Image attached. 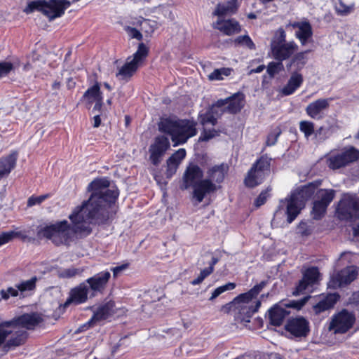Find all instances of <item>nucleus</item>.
I'll return each instance as SVG.
<instances>
[{"label":"nucleus","mask_w":359,"mask_h":359,"mask_svg":"<svg viewBox=\"0 0 359 359\" xmlns=\"http://www.w3.org/2000/svg\"><path fill=\"white\" fill-rule=\"evenodd\" d=\"M110 181L107 177H97L87 187V191L91 192L88 200L81 203L87 205L88 217L95 218L100 216L103 222L111 216L115 217L118 207L116 203L119 196V190L108 189Z\"/></svg>","instance_id":"obj_1"},{"label":"nucleus","mask_w":359,"mask_h":359,"mask_svg":"<svg viewBox=\"0 0 359 359\" xmlns=\"http://www.w3.org/2000/svg\"><path fill=\"white\" fill-rule=\"evenodd\" d=\"M197 122L193 118H163L158 123L160 132L170 137L173 147L186 144L198 133Z\"/></svg>","instance_id":"obj_2"},{"label":"nucleus","mask_w":359,"mask_h":359,"mask_svg":"<svg viewBox=\"0 0 359 359\" xmlns=\"http://www.w3.org/2000/svg\"><path fill=\"white\" fill-rule=\"evenodd\" d=\"M88 208L87 205L81 203L75 207L72 212L69 215V219L72 224L73 240H74V236L78 238H84L90 236L93 232V229L90 224L98 226L109 224L115 217L111 216L105 222L100 219V216L95 218H89L88 217Z\"/></svg>","instance_id":"obj_3"},{"label":"nucleus","mask_w":359,"mask_h":359,"mask_svg":"<svg viewBox=\"0 0 359 359\" xmlns=\"http://www.w3.org/2000/svg\"><path fill=\"white\" fill-rule=\"evenodd\" d=\"M37 237L46 238L57 247L69 246L74 241L72 231V224L66 219L57 221L54 224H47L37 228Z\"/></svg>","instance_id":"obj_4"},{"label":"nucleus","mask_w":359,"mask_h":359,"mask_svg":"<svg viewBox=\"0 0 359 359\" xmlns=\"http://www.w3.org/2000/svg\"><path fill=\"white\" fill-rule=\"evenodd\" d=\"M71 3L67 0L33 1L24 9L26 13L36 10L47 16L50 20L62 16Z\"/></svg>","instance_id":"obj_5"},{"label":"nucleus","mask_w":359,"mask_h":359,"mask_svg":"<svg viewBox=\"0 0 359 359\" xmlns=\"http://www.w3.org/2000/svg\"><path fill=\"white\" fill-rule=\"evenodd\" d=\"M271 158L265 154L258 158L252 165L244 179V184L248 188H255L263 183L271 170Z\"/></svg>","instance_id":"obj_6"},{"label":"nucleus","mask_w":359,"mask_h":359,"mask_svg":"<svg viewBox=\"0 0 359 359\" xmlns=\"http://www.w3.org/2000/svg\"><path fill=\"white\" fill-rule=\"evenodd\" d=\"M149 53V46H138L137 51L126 59V63L119 69L116 76L126 81H129L138 69L142 67L146 61Z\"/></svg>","instance_id":"obj_7"},{"label":"nucleus","mask_w":359,"mask_h":359,"mask_svg":"<svg viewBox=\"0 0 359 359\" xmlns=\"http://www.w3.org/2000/svg\"><path fill=\"white\" fill-rule=\"evenodd\" d=\"M336 212L341 220L355 221L359 219V198L344 194L340 199Z\"/></svg>","instance_id":"obj_8"},{"label":"nucleus","mask_w":359,"mask_h":359,"mask_svg":"<svg viewBox=\"0 0 359 359\" xmlns=\"http://www.w3.org/2000/svg\"><path fill=\"white\" fill-rule=\"evenodd\" d=\"M355 321V316L344 309L332 317L329 330H333L334 333L344 334L353 327Z\"/></svg>","instance_id":"obj_9"},{"label":"nucleus","mask_w":359,"mask_h":359,"mask_svg":"<svg viewBox=\"0 0 359 359\" xmlns=\"http://www.w3.org/2000/svg\"><path fill=\"white\" fill-rule=\"evenodd\" d=\"M170 148L168 137L164 135H158L149 146V161L154 166H158L166 151Z\"/></svg>","instance_id":"obj_10"},{"label":"nucleus","mask_w":359,"mask_h":359,"mask_svg":"<svg viewBox=\"0 0 359 359\" xmlns=\"http://www.w3.org/2000/svg\"><path fill=\"white\" fill-rule=\"evenodd\" d=\"M285 330L294 338L306 337L311 331L309 321L302 316L287 319Z\"/></svg>","instance_id":"obj_11"},{"label":"nucleus","mask_w":359,"mask_h":359,"mask_svg":"<svg viewBox=\"0 0 359 359\" xmlns=\"http://www.w3.org/2000/svg\"><path fill=\"white\" fill-rule=\"evenodd\" d=\"M110 278L109 271H102L83 281L86 283L87 288L90 292V299L103 294Z\"/></svg>","instance_id":"obj_12"},{"label":"nucleus","mask_w":359,"mask_h":359,"mask_svg":"<svg viewBox=\"0 0 359 359\" xmlns=\"http://www.w3.org/2000/svg\"><path fill=\"white\" fill-rule=\"evenodd\" d=\"M43 318L37 312L25 313L15 316L12 320L5 321L6 327H19L28 330H34L43 322Z\"/></svg>","instance_id":"obj_13"},{"label":"nucleus","mask_w":359,"mask_h":359,"mask_svg":"<svg viewBox=\"0 0 359 359\" xmlns=\"http://www.w3.org/2000/svg\"><path fill=\"white\" fill-rule=\"evenodd\" d=\"M217 105L221 111L228 112L231 114L239 113L245 106V95L241 92L233 93L232 95L217 100Z\"/></svg>","instance_id":"obj_14"},{"label":"nucleus","mask_w":359,"mask_h":359,"mask_svg":"<svg viewBox=\"0 0 359 359\" xmlns=\"http://www.w3.org/2000/svg\"><path fill=\"white\" fill-rule=\"evenodd\" d=\"M203 170L195 163H189L183 174L182 189L194 188L203 179Z\"/></svg>","instance_id":"obj_15"},{"label":"nucleus","mask_w":359,"mask_h":359,"mask_svg":"<svg viewBox=\"0 0 359 359\" xmlns=\"http://www.w3.org/2000/svg\"><path fill=\"white\" fill-rule=\"evenodd\" d=\"M88 298H90V292L87 288L86 283L82 282L70 290L69 296L62 306L67 308L70 304H82L86 303Z\"/></svg>","instance_id":"obj_16"},{"label":"nucleus","mask_w":359,"mask_h":359,"mask_svg":"<svg viewBox=\"0 0 359 359\" xmlns=\"http://www.w3.org/2000/svg\"><path fill=\"white\" fill-rule=\"evenodd\" d=\"M224 114V111H221L219 107L217 105V101L210 105L206 110L200 111L198 114V121L202 126L210 124L213 126L218 123V119Z\"/></svg>","instance_id":"obj_17"},{"label":"nucleus","mask_w":359,"mask_h":359,"mask_svg":"<svg viewBox=\"0 0 359 359\" xmlns=\"http://www.w3.org/2000/svg\"><path fill=\"white\" fill-rule=\"evenodd\" d=\"M287 202L286 211L287 221L288 223H292L301 210L305 207V205L294 198L292 195H290L289 198H285L284 200H280L276 213L278 212L281 209H283L284 203Z\"/></svg>","instance_id":"obj_18"},{"label":"nucleus","mask_w":359,"mask_h":359,"mask_svg":"<svg viewBox=\"0 0 359 359\" xmlns=\"http://www.w3.org/2000/svg\"><path fill=\"white\" fill-rule=\"evenodd\" d=\"M332 98H320L309 103L305 111L311 118L320 120L324 117V111L330 107V101Z\"/></svg>","instance_id":"obj_19"},{"label":"nucleus","mask_w":359,"mask_h":359,"mask_svg":"<svg viewBox=\"0 0 359 359\" xmlns=\"http://www.w3.org/2000/svg\"><path fill=\"white\" fill-rule=\"evenodd\" d=\"M220 188V185L212 183L210 180L202 179L193 188V196L198 203H201L207 194L215 193Z\"/></svg>","instance_id":"obj_20"},{"label":"nucleus","mask_w":359,"mask_h":359,"mask_svg":"<svg viewBox=\"0 0 359 359\" xmlns=\"http://www.w3.org/2000/svg\"><path fill=\"white\" fill-rule=\"evenodd\" d=\"M286 29L289 30L291 27L297 29L295 35L299 39L302 45L309 43L311 38L313 32L311 24L307 21L290 22L285 26Z\"/></svg>","instance_id":"obj_21"},{"label":"nucleus","mask_w":359,"mask_h":359,"mask_svg":"<svg viewBox=\"0 0 359 359\" xmlns=\"http://www.w3.org/2000/svg\"><path fill=\"white\" fill-rule=\"evenodd\" d=\"M339 299L340 295L337 292L322 294L320 301L313 306V311L316 315L329 311L334 307Z\"/></svg>","instance_id":"obj_22"},{"label":"nucleus","mask_w":359,"mask_h":359,"mask_svg":"<svg viewBox=\"0 0 359 359\" xmlns=\"http://www.w3.org/2000/svg\"><path fill=\"white\" fill-rule=\"evenodd\" d=\"M114 304L107 302L100 306L93 313L92 318L84 325L80 327L79 331H84L92 327L95 322L107 319L111 314Z\"/></svg>","instance_id":"obj_23"},{"label":"nucleus","mask_w":359,"mask_h":359,"mask_svg":"<svg viewBox=\"0 0 359 359\" xmlns=\"http://www.w3.org/2000/svg\"><path fill=\"white\" fill-rule=\"evenodd\" d=\"M358 276V271L356 266H350L339 271L332 278L334 284L339 287L347 285L355 280Z\"/></svg>","instance_id":"obj_24"},{"label":"nucleus","mask_w":359,"mask_h":359,"mask_svg":"<svg viewBox=\"0 0 359 359\" xmlns=\"http://www.w3.org/2000/svg\"><path fill=\"white\" fill-rule=\"evenodd\" d=\"M320 184V181L309 182L297 189L291 195L305 205L306 203L314 195L316 189Z\"/></svg>","instance_id":"obj_25"},{"label":"nucleus","mask_w":359,"mask_h":359,"mask_svg":"<svg viewBox=\"0 0 359 359\" xmlns=\"http://www.w3.org/2000/svg\"><path fill=\"white\" fill-rule=\"evenodd\" d=\"M18 157V152L13 150L8 155L0 158V181L15 168Z\"/></svg>","instance_id":"obj_26"},{"label":"nucleus","mask_w":359,"mask_h":359,"mask_svg":"<svg viewBox=\"0 0 359 359\" xmlns=\"http://www.w3.org/2000/svg\"><path fill=\"white\" fill-rule=\"evenodd\" d=\"M213 27L226 35L238 33L241 30L238 22L233 19L224 20L221 18L213 23Z\"/></svg>","instance_id":"obj_27"},{"label":"nucleus","mask_w":359,"mask_h":359,"mask_svg":"<svg viewBox=\"0 0 359 359\" xmlns=\"http://www.w3.org/2000/svg\"><path fill=\"white\" fill-rule=\"evenodd\" d=\"M228 169L227 165L224 163L215 165L207 170L206 179L210 180L212 183H215L217 185H219L224 182Z\"/></svg>","instance_id":"obj_28"},{"label":"nucleus","mask_w":359,"mask_h":359,"mask_svg":"<svg viewBox=\"0 0 359 359\" xmlns=\"http://www.w3.org/2000/svg\"><path fill=\"white\" fill-rule=\"evenodd\" d=\"M103 99L102 92L100 89V83L95 81L93 86H90L83 93L81 102H86L87 107L90 108L94 101Z\"/></svg>","instance_id":"obj_29"},{"label":"nucleus","mask_w":359,"mask_h":359,"mask_svg":"<svg viewBox=\"0 0 359 359\" xmlns=\"http://www.w3.org/2000/svg\"><path fill=\"white\" fill-rule=\"evenodd\" d=\"M267 282L265 280L261 281L259 284L255 285L250 290L246 292L241 293L236 297L232 303L241 304V303H249L253 299H255L260 292L266 285Z\"/></svg>","instance_id":"obj_30"},{"label":"nucleus","mask_w":359,"mask_h":359,"mask_svg":"<svg viewBox=\"0 0 359 359\" xmlns=\"http://www.w3.org/2000/svg\"><path fill=\"white\" fill-rule=\"evenodd\" d=\"M269 319L271 325L278 327L282 325L285 318L290 312L278 304H275L269 310Z\"/></svg>","instance_id":"obj_31"},{"label":"nucleus","mask_w":359,"mask_h":359,"mask_svg":"<svg viewBox=\"0 0 359 359\" xmlns=\"http://www.w3.org/2000/svg\"><path fill=\"white\" fill-rule=\"evenodd\" d=\"M303 76L297 72L292 73L287 84L282 88V94L288 96L293 94L303 83Z\"/></svg>","instance_id":"obj_32"},{"label":"nucleus","mask_w":359,"mask_h":359,"mask_svg":"<svg viewBox=\"0 0 359 359\" xmlns=\"http://www.w3.org/2000/svg\"><path fill=\"white\" fill-rule=\"evenodd\" d=\"M261 306V302L256 301L255 306H241L237 316L235 317L236 321L241 323H248L250 322L252 316L258 311Z\"/></svg>","instance_id":"obj_33"},{"label":"nucleus","mask_w":359,"mask_h":359,"mask_svg":"<svg viewBox=\"0 0 359 359\" xmlns=\"http://www.w3.org/2000/svg\"><path fill=\"white\" fill-rule=\"evenodd\" d=\"M298 46H271V52L274 58L282 62L289 58Z\"/></svg>","instance_id":"obj_34"},{"label":"nucleus","mask_w":359,"mask_h":359,"mask_svg":"<svg viewBox=\"0 0 359 359\" xmlns=\"http://www.w3.org/2000/svg\"><path fill=\"white\" fill-rule=\"evenodd\" d=\"M335 196L336 191L332 189H319L316 191L315 201L328 207Z\"/></svg>","instance_id":"obj_35"},{"label":"nucleus","mask_w":359,"mask_h":359,"mask_svg":"<svg viewBox=\"0 0 359 359\" xmlns=\"http://www.w3.org/2000/svg\"><path fill=\"white\" fill-rule=\"evenodd\" d=\"M236 10V0H231L224 4H219L213 12V15L221 18L223 15H231L234 13Z\"/></svg>","instance_id":"obj_36"},{"label":"nucleus","mask_w":359,"mask_h":359,"mask_svg":"<svg viewBox=\"0 0 359 359\" xmlns=\"http://www.w3.org/2000/svg\"><path fill=\"white\" fill-rule=\"evenodd\" d=\"M311 52L310 50L300 52L294 55V56L290 60V62L289 64L290 67L294 66L295 68V71L297 72H299L301 71L305 66V65L307 62L308 57L306 55Z\"/></svg>","instance_id":"obj_37"},{"label":"nucleus","mask_w":359,"mask_h":359,"mask_svg":"<svg viewBox=\"0 0 359 359\" xmlns=\"http://www.w3.org/2000/svg\"><path fill=\"white\" fill-rule=\"evenodd\" d=\"M132 24L133 25L139 24L140 26V29L147 34H151L153 33L157 28L158 25L156 21L144 19L142 17H140L138 19H137V22H133Z\"/></svg>","instance_id":"obj_38"},{"label":"nucleus","mask_w":359,"mask_h":359,"mask_svg":"<svg viewBox=\"0 0 359 359\" xmlns=\"http://www.w3.org/2000/svg\"><path fill=\"white\" fill-rule=\"evenodd\" d=\"M27 338V333L26 331L17 332L14 337L7 341L5 346L11 348L21 346L25 343Z\"/></svg>","instance_id":"obj_39"},{"label":"nucleus","mask_w":359,"mask_h":359,"mask_svg":"<svg viewBox=\"0 0 359 359\" xmlns=\"http://www.w3.org/2000/svg\"><path fill=\"white\" fill-rule=\"evenodd\" d=\"M311 285L316 284L320 277L318 268L316 266H311L307 268L303 273L302 276Z\"/></svg>","instance_id":"obj_40"},{"label":"nucleus","mask_w":359,"mask_h":359,"mask_svg":"<svg viewBox=\"0 0 359 359\" xmlns=\"http://www.w3.org/2000/svg\"><path fill=\"white\" fill-rule=\"evenodd\" d=\"M344 159L346 165L359 159V150L353 147H350L340 153Z\"/></svg>","instance_id":"obj_41"},{"label":"nucleus","mask_w":359,"mask_h":359,"mask_svg":"<svg viewBox=\"0 0 359 359\" xmlns=\"http://www.w3.org/2000/svg\"><path fill=\"white\" fill-rule=\"evenodd\" d=\"M327 208L326 205L313 201L311 210V215L313 219L320 220L325 215Z\"/></svg>","instance_id":"obj_42"},{"label":"nucleus","mask_w":359,"mask_h":359,"mask_svg":"<svg viewBox=\"0 0 359 359\" xmlns=\"http://www.w3.org/2000/svg\"><path fill=\"white\" fill-rule=\"evenodd\" d=\"M36 281L37 278L34 276L29 280L22 281L15 285V287L18 288L20 294L23 295V294L26 292H31L35 290L36 286Z\"/></svg>","instance_id":"obj_43"},{"label":"nucleus","mask_w":359,"mask_h":359,"mask_svg":"<svg viewBox=\"0 0 359 359\" xmlns=\"http://www.w3.org/2000/svg\"><path fill=\"white\" fill-rule=\"evenodd\" d=\"M327 161L329 168L333 170H337L346 165L344 162V159L340 153L331 156L328 158Z\"/></svg>","instance_id":"obj_44"},{"label":"nucleus","mask_w":359,"mask_h":359,"mask_svg":"<svg viewBox=\"0 0 359 359\" xmlns=\"http://www.w3.org/2000/svg\"><path fill=\"white\" fill-rule=\"evenodd\" d=\"M299 130L304 133L306 138H309L315 134V124L310 121H301L299 122Z\"/></svg>","instance_id":"obj_45"},{"label":"nucleus","mask_w":359,"mask_h":359,"mask_svg":"<svg viewBox=\"0 0 359 359\" xmlns=\"http://www.w3.org/2000/svg\"><path fill=\"white\" fill-rule=\"evenodd\" d=\"M219 131L215 128H203L198 137V142H208L211 139L219 136Z\"/></svg>","instance_id":"obj_46"},{"label":"nucleus","mask_w":359,"mask_h":359,"mask_svg":"<svg viewBox=\"0 0 359 359\" xmlns=\"http://www.w3.org/2000/svg\"><path fill=\"white\" fill-rule=\"evenodd\" d=\"M272 189L270 187H268L266 189L261 191L259 196L256 198L254 202V205L256 208H259L263 205L267 201L268 198L270 197V192Z\"/></svg>","instance_id":"obj_47"},{"label":"nucleus","mask_w":359,"mask_h":359,"mask_svg":"<svg viewBox=\"0 0 359 359\" xmlns=\"http://www.w3.org/2000/svg\"><path fill=\"white\" fill-rule=\"evenodd\" d=\"M236 285L234 283H228L224 285L219 286L217 287L212 292V295L210 297V300H213L219 296L223 292L227 290H233L236 287Z\"/></svg>","instance_id":"obj_48"},{"label":"nucleus","mask_w":359,"mask_h":359,"mask_svg":"<svg viewBox=\"0 0 359 359\" xmlns=\"http://www.w3.org/2000/svg\"><path fill=\"white\" fill-rule=\"evenodd\" d=\"M285 32L283 28H279L275 33L271 45H285ZM286 45H293L291 43Z\"/></svg>","instance_id":"obj_49"},{"label":"nucleus","mask_w":359,"mask_h":359,"mask_svg":"<svg viewBox=\"0 0 359 359\" xmlns=\"http://www.w3.org/2000/svg\"><path fill=\"white\" fill-rule=\"evenodd\" d=\"M354 4H352L349 6L346 5L343 1L339 0L338 4L336 5V11L338 14L341 15H346L351 13L353 10Z\"/></svg>","instance_id":"obj_50"},{"label":"nucleus","mask_w":359,"mask_h":359,"mask_svg":"<svg viewBox=\"0 0 359 359\" xmlns=\"http://www.w3.org/2000/svg\"><path fill=\"white\" fill-rule=\"evenodd\" d=\"M213 272H212V268L206 267V268L203 269V270L201 271L199 276L196 278H195L191 281V284L192 285H197L201 284L205 280V278H206L208 276H209Z\"/></svg>","instance_id":"obj_51"},{"label":"nucleus","mask_w":359,"mask_h":359,"mask_svg":"<svg viewBox=\"0 0 359 359\" xmlns=\"http://www.w3.org/2000/svg\"><path fill=\"white\" fill-rule=\"evenodd\" d=\"M13 69L14 66L12 62L6 61L0 62V79L8 76Z\"/></svg>","instance_id":"obj_52"},{"label":"nucleus","mask_w":359,"mask_h":359,"mask_svg":"<svg viewBox=\"0 0 359 359\" xmlns=\"http://www.w3.org/2000/svg\"><path fill=\"white\" fill-rule=\"evenodd\" d=\"M310 296L308 295L298 300H291L288 304H287V306L289 308L300 310L306 304Z\"/></svg>","instance_id":"obj_53"},{"label":"nucleus","mask_w":359,"mask_h":359,"mask_svg":"<svg viewBox=\"0 0 359 359\" xmlns=\"http://www.w3.org/2000/svg\"><path fill=\"white\" fill-rule=\"evenodd\" d=\"M283 68V65L282 62H271L269 63L268 67H267V73L271 76H273L276 74H278Z\"/></svg>","instance_id":"obj_54"},{"label":"nucleus","mask_w":359,"mask_h":359,"mask_svg":"<svg viewBox=\"0 0 359 359\" xmlns=\"http://www.w3.org/2000/svg\"><path fill=\"white\" fill-rule=\"evenodd\" d=\"M315 137L320 141H325L330 136V128L320 126L315 131Z\"/></svg>","instance_id":"obj_55"},{"label":"nucleus","mask_w":359,"mask_h":359,"mask_svg":"<svg viewBox=\"0 0 359 359\" xmlns=\"http://www.w3.org/2000/svg\"><path fill=\"white\" fill-rule=\"evenodd\" d=\"M1 298L7 300L10 297H16L19 294V290L18 288H13L12 287H8L6 290H1L0 291Z\"/></svg>","instance_id":"obj_56"},{"label":"nucleus","mask_w":359,"mask_h":359,"mask_svg":"<svg viewBox=\"0 0 359 359\" xmlns=\"http://www.w3.org/2000/svg\"><path fill=\"white\" fill-rule=\"evenodd\" d=\"M311 285L303 277L297 284L292 294L293 295H299L303 293L307 287Z\"/></svg>","instance_id":"obj_57"},{"label":"nucleus","mask_w":359,"mask_h":359,"mask_svg":"<svg viewBox=\"0 0 359 359\" xmlns=\"http://www.w3.org/2000/svg\"><path fill=\"white\" fill-rule=\"evenodd\" d=\"M48 197H49L48 194L41 195L39 196H32L28 198L27 205L33 206L36 204H40L41 203H42L43 201H45Z\"/></svg>","instance_id":"obj_58"},{"label":"nucleus","mask_w":359,"mask_h":359,"mask_svg":"<svg viewBox=\"0 0 359 359\" xmlns=\"http://www.w3.org/2000/svg\"><path fill=\"white\" fill-rule=\"evenodd\" d=\"M299 232L302 236H309L312 233L313 229L312 228L308 225L307 222L301 221L298 225Z\"/></svg>","instance_id":"obj_59"},{"label":"nucleus","mask_w":359,"mask_h":359,"mask_svg":"<svg viewBox=\"0 0 359 359\" xmlns=\"http://www.w3.org/2000/svg\"><path fill=\"white\" fill-rule=\"evenodd\" d=\"M125 30L129 37L132 39L141 40L142 35L140 33V32L137 30L136 28L128 26L125 28Z\"/></svg>","instance_id":"obj_60"},{"label":"nucleus","mask_w":359,"mask_h":359,"mask_svg":"<svg viewBox=\"0 0 359 359\" xmlns=\"http://www.w3.org/2000/svg\"><path fill=\"white\" fill-rule=\"evenodd\" d=\"M5 322L0 323V346L6 341V338L11 334V331L4 329Z\"/></svg>","instance_id":"obj_61"},{"label":"nucleus","mask_w":359,"mask_h":359,"mask_svg":"<svg viewBox=\"0 0 359 359\" xmlns=\"http://www.w3.org/2000/svg\"><path fill=\"white\" fill-rule=\"evenodd\" d=\"M187 151L185 149L180 148L175 151L170 157L176 160L178 163H181L182 161L186 157Z\"/></svg>","instance_id":"obj_62"},{"label":"nucleus","mask_w":359,"mask_h":359,"mask_svg":"<svg viewBox=\"0 0 359 359\" xmlns=\"http://www.w3.org/2000/svg\"><path fill=\"white\" fill-rule=\"evenodd\" d=\"M79 273V269L75 268L66 269L60 273V277L70 278Z\"/></svg>","instance_id":"obj_63"},{"label":"nucleus","mask_w":359,"mask_h":359,"mask_svg":"<svg viewBox=\"0 0 359 359\" xmlns=\"http://www.w3.org/2000/svg\"><path fill=\"white\" fill-rule=\"evenodd\" d=\"M280 133H281V132H280V130H279L278 132H277L276 133H271V134L269 135L267 137L266 142V145L267 146L274 145L276 143L278 138L280 136Z\"/></svg>","instance_id":"obj_64"}]
</instances>
